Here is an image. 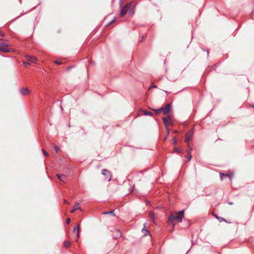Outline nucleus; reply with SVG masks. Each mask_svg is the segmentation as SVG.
<instances>
[{
  "label": "nucleus",
  "mask_w": 254,
  "mask_h": 254,
  "mask_svg": "<svg viewBox=\"0 0 254 254\" xmlns=\"http://www.w3.org/2000/svg\"><path fill=\"white\" fill-rule=\"evenodd\" d=\"M176 216L174 214L172 213L170 214L168 218V224L169 225H172L174 227L175 225L174 221H176L178 222H181L182 219L184 216V211L182 210L177 213Z\"/></svg>",
  "instance_id": "obj_1"
},
{
  "label": "nucleus",
  "mask_w": 254,
  "mask_h": 254,
  "mask_svg": "<svg viewBox=\"0 0 254 254\" xmlns=\"http://www.w3.org/2000/svg\"><path fill=\"white\" fill-rule=\"evenodd\" d=\"M134 4L133 2H130L127 4L125 5L121 9V15L122 16H124L127 11L130 15H132L134 13Z\"/></svg>",
  "instance_id": "obj_2"
},
{
  "label": "nucleus",
  "mask_w": 254,
  "mask_h": 254,
  "mask_svg": "<svg viewBox=\"0 0 254 254\" xmlns=\"http://www.w3.org/2000/svg\"><path fill=\"white\" fill-rule=\"evenodd\" d=\"M9 45L6 43L0 44V52L2 53H8L10 50L8 48Z\"/></svg>",
  "instance_id": "obj_3"
},
{
  "label": "nucleus",
  "mask_w": 254,
  "mask_h": 254,
  "mask_svg": "<svg viewBox=\"0 0 254 254\" xmlns=\"http://www.w3.org/2000/svg\"><path fill=\"white\" fill-rule=\"evenodd\" d=\"M102 174L106 177V180H107L108 181L111 180V175L108 170L105 169H102Z\"/></svg>",
  "instance_id": "obj_4"
},
{
  "label": "nucleus",
  "mask_w": 254,
  "mask_h": 254,
  "mask_svg": "<svg viewBox=\"0 0 254 254\" xmlns=\"http://www.w3.org/2000/svg\"><path fill=\"white\" fill-rule=\"evenodd\" d=\"M163 121L164 122V124L166 126L169 125H172V122L171 119L170 117H167L166 118H163Z\"/></svg>",
  "instance_id": "obj_5"
},
{
  "label": "nucleus",
  "mask_w": 254,
  "mask_h": 254,
  "mask_svg": "<svg viewBox=\"0 0 254 254\" xmlns=\"http://www.w3.org/2000/svg\"><path fill=\"white\" fill-rule=\"evenodd\" d=\"M26 60L31 63L35 64L37 61V58L32 56L26 55Z\"/></svg>",
  "instance_id": "obj_6"
},
{
  "label": "nucleus",
  "mask_w": 254,
  "mask_h": 254,
  "mask_svg": "<svg viewBox=\"0 0 254 254\" xmlns=\"http://www.w3.org/2000/svg\"><path fill=\"white\" fill-rule=\"evenodd\" d=\"M193 133V130H190L186 134L185 142H189Z\"/></svg>",
  "instance_id": "obj_7"
},
{
  "label": "nucleus",
  "mask_w": 254,
  "mask_h": 254,
  "mask_svg": "<svg viewBox=\"0 0 254 254\" xmlns=\"http://www.w3.org/2000/svg\"><path fill=\"white\" fill-rule=\"evenodd\" d=\"M20 92L22 95L26 96L30 93V91L28 88H22L20 90Z\"/></svg>",
  "instance_id": "obj_8"
},
{
  "label": "nucleus",
  "mask_w": 254,
  "mask_h": 254,
  "mask_svg": "<svg viewBox=\"0 0 254 254\" xmlns=\"http://www.w3.org/2000/svg\"><path fill=\"white\" fill-rule=\"evenodd\" d=\"M171 106L170 104H168L164 108H163V112L164 114H167L170 111Z\"/></svg>",
  "instance_id": "obj_9"
},
{
  "label": "nucleus",
  "mask_w": 254,
  "mask_h": 254,
  "mask_svg": "<svg viewBox=\"0 0 254 254\" xmlns=\"http://www.w3.org/2000/svg\"><path fill=\"white\" fill-rule=\"evenodd\" d=\"M76 210H81L80 207L79 206V203L78 202H76L73 207V208L71 210L70 212L73 213Z\"/></svg>",
  "instance_id": "obj_10"
},
{
  "label": "nucleus",
  "mask_w": 254,
  "mask_h": 254,
  "mask_svg": "<svg viewBox=\"0 0 254 254\" xmlns=\"http://www.w3.org/2000/svg\"><path fill=\"white\" fill-rule=\"evenodd\" d=\"M58 179L62 182L64 183L66 179V176L64 175L57 174Z\"/></svg>",
  "instance_id": "obj_11"
},
{
  "label": "nucleus",
  "mask_w": 254,
  "mask_h": 254,
  "mask_svg": "<svg viewBox=\"0 0 254 254\" xmlns=\"http://www.w3.org/2000/svg\"><path fill=\"white\" fill-rule=\"evenodd\" d=\"M64 247H65V248H67L69 247H70V242H69V241H65V242H64Z\"/></svg>",
  "instance_id": "obj_12"
},
{
  "label": "nucleus",
  "mask_w": 254,
  "mask_h": 254,
  "mask_svg": "<svg viewBox=\"0 0 254 254\" xmlns=\"http://www.w3.org/2000/svg\"><path fill=\"white\" fill-rule=\"evenodd\" d=\"M143 113H144V115H148V116H153V113H152L148 112V111H147L146 110H144L143 111Z\"/></svg>",
  "instance_id": "obj_13"
},
{
  "label": "nucleus",
  "mask_w": 254,
  "mask_h": 254,
  "mask_svg": "<svg viewBox=\"0 0 254 254\" xmlns=\"http://www.w3.org/2000/svg\"><path fill=\"white\" fill-rule=\"evenodd\" d=\"M142 232L143 233L144 235L145 236L150 234V232L148 230L144 229V228L142 229Z\"/></svg>",
  "instance_id": "obj_14"
},
{
  "label": "nucleus",
  "mask_w": 254,
  "mask_h": 254,
  "mask_svg": "<svg viewBox=\"0 0 254 254\" xmlns=\"http://www.w3.org/2000/svg\"><path fill=\"white\" fill-rule=\"evenodd\" d=\"M150 217L152 219L153 221L154 220V214L153 212L150 211L149 213Z\"/></svg>",
  "instance_id": "obj_15"
},
{
  "label": "nucleus",
  "mask_w": 254,
  "mask_h": 254,
  "mask_svg": "<svg viewBox=\"0 0 254 254\" xmlns=\"http://www.w3.org/2000/svg\"><path fill=\"white\" fill-rule=\"evenodd\" d=\"M174 150L175 152H177V153H181V152H183V150L179 148H177V147H176L174 148Z\"/></svg>",
  "instance_id": "obj_16"
},
{
  "label": "nucleus",
  "mask_w": 254,
  "mask_h": 254,
  "mask_svg": "<svg viewBox=\"0 0 254 254\" xmlns=\"http://www.w3.org/2000/svg\"><path fill=\"white\" fill-rule=\"evenodd\" d=\"M189 149L188 150V154H191V151H192V148L190 146V144L189 143L188 145Z\"/></svg>",
  "instance_id": "obj_17"
},
{
  "label": "nucleus",
  "mask_w": 254,
  "mask_h": 254,
  "mask_svg": "<svg viewBox=\"0 0 254 254\" xmlns=\"http://www.w3.org/2000/svg\"><path fill=\"white\" fill-rule=\"evenodd\" d=\"M215 217H216V218H217L219 220V222H222V221H225V219L224 218H223L219 217L216 216H215Z\"/></svg>",
  "instance_id": "obj_18"
},
{
  "label": "nucleus",
  "mask_w": 254,
  "mask_h": 254,
  "mask_svg": "<svg viewBox=\"0 0 254 254\" xmlns=\"http://www.w3.org/2000/svg\"><path fill=\"white\" fill-rule=\"evenodd\" d=\"M154 111H155V112L157 114H158L160 112H161V111H163V108H160V109H157V110H154Z\"/></svg>",
  "instance_id": "obj_19"
},
{
  "label": "nucleus",
  "mask_w": 254,
  "mask_h": 254,
  "mask_svg": "<svg viewBox=\"0 0 254 254\" xmlns=\"http://www.w3.org/2000/svg\"><path fill=\"white\" fill-rule=\"evenodd\" d=\"M187 159L188 160V161H190L191 159V155L188 154L187 156Z\"/></svg>",
  "instance_id": "obj_20"
},
{
  "label": "nucleus",
  "mask_w": 254,
  "mask_h": 254,
  "mask_svg": "<svg viewBox=\"0 0 254 254\" xmlns=\"http://www.w3.org/2000/svg\"><path fill=\"white\" fill-rule=\"evenodd\" d=\"M103 214H112L114 215H115V214H114V211H111L110 212H103Z\"/></svg>",
  "instance_id": "obj_21"
},
{
  "label": "nucleus",
  "mask_w": 254,
  "mask_h": 254,
  "mask_svg": "<svg viewBox=\"0 0 254 254\" xmlns=\"http://www.w3.org/2000/svg\"><path fill=\"white\" fill-rule=\"evenodd\" d=\"M172 143L174 144H177V140H176V137H174L172 140Z\"/></svg>",
  "instance_id": "obj_22"
},
{
  "label": "nucleus",
  "mask_w": 254,
  "mask_h": 254,
  "mask_svg": "<svg viewBox=\"0 0 254 254\" xmlns=\"http://www.w3.org/2000/svg\"><path fill=\"white\" fill-rule=\"evenodd\" d=\"M226 176H227L228 177H229L230 179L231 180L232 178L233 177V174L231 173L227 174Z\"/></svg>",
  "instance_id": "obj_23"
},
{
  "label": "nucleus",
  "mask_w": 254,
  "mask_h": 254,
  "mask_svg": "<svg viewBox=\"0 0 254 254\" xmlns=\"http://www.w3.org/2000/svg\"><path fill=\"white\" fill-rule=\"evenodd\" d=\"M79 226L78 225V227H77V236L78 238L79 237Z\"/></svg>",
  "instance_id": "obj_24"
},
{
  "label": "nucleus",
  "mask_w": 254,
  "mask_h": 254,
  "mask_svg": "<svg viewBox=\"0 0 254 254\" xmlns=\"http://www.w3.org/2000/svg\"><path fill=\"white\" fill-rule=\"evenodd\" d=\"M43 152L45 156H48V153L44 149H43Z\"/></svg>",
  "instance_id": "obj_25"
},
{
  "label": "nucleus",
  "mask_w": 254,
  "mask_h": 254,
  "mask_svg": "<svg viewBox=\"0 0 254 254\" xmlns=\"http://www.w3.org/2000/svg\"><path fill=\"white\" fill-rule=\"evenodd\" d=\"M152 88H157V86L156 85H154V84H152L150 86L149 89Z\"/></svg>",
  "instance_id": "obj_26"
},
{
  "label": "nucleus",
  "mask_w": 254,
  "mask_h": 254,
  "mask_svg": "<svg viewBox=\"0 0 254 254\" xmlns=\"http://www.w3.org/2000/svg\"><path fill=\"white\" fill-rule=\"evenodd\" d=\"M55 63L58 64H62V62L59 61H55Z\"/></svg>",
  "instance_id": "obj_27"
},
{
  "label": "nucleus",
  "mask_w": 254,
  "mask_h": 254,
  "mask_svg": "<svg viewBox=\"0 0 254 254\" xmlns=\"http://www.w3.org/2000/svg\"><path fill=\"white\" fill-rule=\"evenodd\" d=\"M70 219L69 218H67L66 220V223L67 224H68L70 223Z\"/></svg>",
  "instance_id": "obj_28"
},
{
  "label": "nucleus",
  "mask_w": 254,
  "mask_h": 254,
  "mask_svg": "<svg viewBox=\"0 0 254 254\" xmlns=\"http://www.w3.org/2000/svg\"><path fill=\"white\" fill-rule=\"evenodd\" d=\"M23 64L25 65V66H27V65H28L30 64V63H28V62H23Z\"/></svg>",
  "instance_id": "obj_29"
},
{
  "label": "nucleus",
  "mask_w": 254,
  "mask_h": 254,
  "mask_svg": "<svg viewBox=\"0 0 254 254\" xmlns=\"http://www.w3.org/2000/svg\"><path fill=\"white\" fill-rule=\"evenodd\" d=\"M55 150H56V152H58V147L57 146H55Z\"/></svg>",
  "instance_id": "obj_30"
},
{
  "label": "nucleus",
  "mask_w": 254,
  "mask_h": 254,
  "mask_svg": "<svg viewBox=\"0 0 254 254\" xmlns=\"http://www.w3.org/2000/svg\"><path fill=\"white\" fill-rule=\"evenodd\" d=\"M64 203L68 204H69V202L66 200H64Z\"/></svg>",
  "instance_id": "obj_31"
},
{
  "label": "nucleus",
  "mask_w": 254,
  "mask_h": 254,
  "mask_svg": "<svg viewBox=\"0 0 254 254\" xmlns=\"http://www.w3.org/2000/svg\"><path fill=\"white\" fill-rule=\"evenodd\" d=\"M0 35L1 36L4 35V34H3L2 32H0Z\"/></svg>",
  "instance_id": "obj_32"
},
{
  "label": "nucleus",
  "mask_w": 254,
  "mask_h": 254,
  "mask_svg": "<svg viewBox=\"0 0 254 254\" xmlns=\"http://www.w3.org/2000/svg\"><path fill=\"white\" fill-rule=\"evenodd\" d=\"M220 175L221 176H225V175L224 174L221 173L220 174Z\"/></svg>",
  "instance_id": "obj_33"
},
{
  "label": "nucleus",
  "mask_w": 254,
  "mask_h": 254,
  "mask_svg": "<svg viewBox=\"0 0 254 254\" xmlns=\"http://www.w3.org/2000/svg\"><path fill=\"white\" fill-rule=\"evenodd\" d=\"M118 232L120 236H121V232L120 231H118Z\"/></svg>",
  "instance_id": "obj_34"
},
{
  "label": "nucleus",
  "mask_w": 254,
  "mask_h": 254,
  "mask_svg": "<svg viewBox=\"0 0 254 254\" xmlns=\"http://www.w3.org/2000/svg\"><path fill=\"white\" fill-rule=\"evenodd\" d=\"M115 18H114V19L111 21V23L115 21Z\"/></svg>",
  "instance_id": "obj_35"
},
{
  "label": "nucleus",
  "mask_w": 254,
  "mask_h": 254,
  "mask_svg": "<svg viewBox=\"0 0 254 254\" xmlns=\"http://www.w3.org/2000/svg\"><path fill=\"white\" fill-rule=\"evenodd\" d=\"M75 230H76V228L74 227V228L73 229V232H74L75 231Z\"/></svg>",
  "instance_id": "obj_36"
},
{
  "label": "nucleus",
  "mask_w": 254,
  "mask_h": 254,
  "mask_svg": "<svg viewBox=\"0 0 254 254\" xmlns=\"http://www.w3.org/2000/svg\"><path fill=\"white\" fill-rule=\"evenodd\" d=\"M229 204L232 205L233 204V202H229Z\"/></svg>",
  "instance_id": "obj_37"
},
{
  "label": "nucleus",
  "mask_w": 254,
  "mask_h": 254,
  "mask_svg": "<svg viewBox=\"0 0 254 254\" xmlns=\"http://www.w3.org/2000/svg\"><path fill=\"white\" fill-rule=\"evenodd\" d=\"M123 0H121V1H122Z\"/></svg>",
  "instance_id": "obj_38"
}]
</instances>
